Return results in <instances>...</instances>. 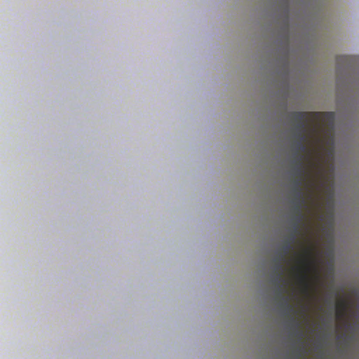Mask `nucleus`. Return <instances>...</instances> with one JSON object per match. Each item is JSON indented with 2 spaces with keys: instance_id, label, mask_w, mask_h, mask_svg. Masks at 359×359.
I'll return each instance as SVG.
<instances>
[{
  "instance_id": "nucleus-1",
  "label": "nucleus",
  "mask_w": 359,
  "mask_h": 359,
  "mask_svg": "<svg viewBox=\"0 0 359 359\" xmlns=\"http://www.w3.org/2000/svg\"><path fill=\"white\" fill-rule=\"evenodd\" d=\"M304 156L300 155L297 159V165L294 168L295 175L298 177L294 182V190L295 191V196L294 199V212L296 214L294 217V224L292 232L287 239L286 244L283 246V255L280 257L276 265V271L277 275L273 279V283L278 287V294L283 299V306L286 308L287 313L290 314L294 312V309L292 306L289 304V301L287 298L283 297L284 287L287 282L283 278V266L280 264V262L285 260V256L288 252L293 249V244L297 241V236L299 233L300 224L304 219V215L302 212V208L306 205V200L304 198L303 191L301 186L304 181V177L306 174V168L303 163Z\"/></svg>"
},
{
  "instance_id": "nucleus-2",
  "label": "nucleus",
  "mask_w": 359,
  "mask_h": 359,
  "mask_svg": "<svg viewBox=\"0 0 359 359\" xmlns=\"http://www.w3.org/2000/svg\"><path fill=\"white\" fill-rule=\"evenodd\" d=\"M292 119L297 123L295 129L297 130V137L299 141L297 143L298 154L305 152L307 149L304 142L306 140V132L307 130L309 121L318 122L324 126L333 127L334 123L335 115L334 112H304L294 111L291 114Z\"/></svg>"
},
{
  "instance_id": "nucleus-3",
  "label": "nucleus",
  "mask_w": 359,
  "mask_h": 359,
  "mask_svg": "<svg viewBox=\"0 0 359 359\" xmlns=\"http://www.w3.org/2000/svg\"><path fill=\"white\" fill-rule=\"evenodd\" d=\"M301 267L295 268L298 273V280L304 287L305 292L309 293L310 289V283L308 276V272L311 270L312 266L311 252L309 249H306L304 253L299 259Z\"/></svg>"
},
{
  "instance_id": "nucleus-4",
  "label": "nucleus",
  "mask_w": 359,
  "mask_h": 359,
  "mask_svg": "<svg viewBox=\"0 0 359 359\" xmlns=\"http://www.w3.org/2000/svg\"><path fill=\"white\" fill-rule=\"evenodd\" d=\"M348 309V303L345 300L339 302L337 304V315L338 318H343Z\"/></svg>"
},
{
  "instance_id": "nucleus-5",
  "label": "nucleus",
  "mask_w": 359,
  "mask_h": 359,
  "mask_svg": "<svg viewBox=\"0 0 359 359\" xmlns=\"http://www.w3.org/2000/svg\"><path fill=\"white\" fill-rule=\"evenodd\" d=\"M353 60V57L348 55H339L337 57V63L339 65L348 66Z\"/></svg>"
},
{
  "instance_id": "nucleus-6",
  "label": "nucleus",
  "mask_w": 359,
  "mask_h": 359,
  "mask_svg": "<svg viewBox=\"0 0 359 359\" xmlns=\"http://www.w3.org/2000/svg\"><path fill=\"white\" fill-rule=\"evenodd\" d=\"M291 321L293 323L295 332L294 334L301 340L304 337V332L300 330V323L298 320H297L294 318L291 319Z\"/></svg>"
},
{
  "instance_id": "nucleus-7",
  "label": "nucleus",
  "mask_w": 359,
  "mask_h": 359,
  "mask_svg": "<svg viewBox=\"0 0 359 359\" xmlns=\"http://www.w3.org/2000/svg\"><path fill=\"white\" fill-rule=\"evenodd\" d=\"M304 350V348H301L297 351V356L298 358H300L302 356V351Z\"/></svg>"
}]
</instances>
